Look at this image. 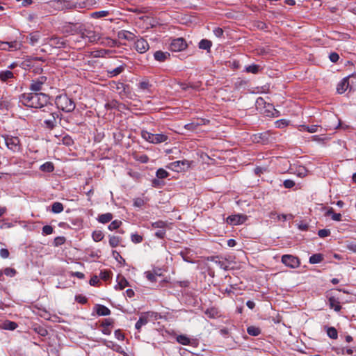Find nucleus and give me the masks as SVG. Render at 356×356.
Listing matches in <instances>:
<instances>
[{
	"mask_svg": "<svg viewBox=\"0 0 356 356\" xmlns=\"http://www.w3.org/2000/svg\"><path fill=\"white\" fill-rule=\"evenodd\" d=\"M113 324V320L111 318H105L102 322L101 326L102 327H110V326H112Z\"/></svg>",
	"mask_w": 356,
	"mask_h": 356,
	"instance_id": "53",
	"label": "nucleus"
},
{
	"mask_svg": "<svg viewBox=\"0 0 356 356\" xmlns=\"http://www.w3.org/2000/svg\"><path fill=\"white\" fill-rule=\"evenodd\" d=\"M109 15V12L107 10H100L92 12L90 14V17L94 19H99L104 17H107Z\"/></svg>",
	"mask_w": 356,
	"mask_h": 356,
	"instance_id": "32",
	"label": "nucleus"
},
{
	"mask_svg": "<svg viewBox=\"0 0 356 356\" xmlns=\"http://www.w3.org/2000/svg\"><path fill=\"white\" fill-rule=\"evenodd\" d=\"M152 85L148 81H143L138 83V87L143 90H149Z\"/></svg>",
	"mask_w": 356,
	"mask_h": 356,
	"instance_id": "49",
	"label": "nucleus"
},
{
	"mask_svg": "<svg viewBox=\"0 0 356 356\" xmlns=\"http://www.w3.org/2000/svg\"><path fill=\"white\" fill-rule=\"evenodd\" d=\"M289 122L286 120H280L276 122V127L278 128H284L288 125Z\"/></svg>",
	"mask_w": 356,
	"mask_h": 356,
	"instance_id": "57",
	"label": "nucleus"
},
{
	"mask_svg": "<svg viewBox=\"0 0 356 356\" xmlns=\"http://www.w3.org/2000/svg\"><path fill=\"white\" fill-rule=\"evenodd\" d=\"M125 69V65H121L118 67L113 70H107V74L109 78L116 76L124 72Z\"/></svg>",
	"mask_w": 356,
	"mask_h": 356,
	"instance_id": "18",
	"label": "nucleus"
},
{
	"mask_svg": "<svg viewBox=\"0 0 356 356\" xmlns=\"http://www.w3.org/2000/svg\"><path fill=\"white\" fill-rule=\"evenodd\" d=\"M95 308L96 312L99 316H108L111 314V310L104 305H97Z\"/></svg>",
	"mask_w": 356,
	"mask_h": 356,
	"instance_id": "19",
	"label": "nucleus"
},
{
	"mask_svg": "<svg viewBox=\"0 0 356 356\" xmlns=\"http://www.w3.org/2000/svg\"><path fill=\"white\" fill-rule=\"evenodd\" d=\"M318 235L321 238H325L330 235V230L327 229H319L318 232Z\"/></svg>",
	"mask_w": 356,
	"mask_h": 356,
	"instance_id": "51",
	"label": "nucleus"
},
{
	"mask_svg": "<svg viewBox=\"0 0 356 356\" xmlns=\"http://www.w3.org/2000/svg\"><path fill=\"white\" fill-rule=\"evenodd\" d=\"M172 170L176 171L186 170L190 168L191 162L188 160L177 161L170 163Z\"/></svg>",
	"mask_w": 356,
	"mask_h": 356,
	"instance_id": "13",
	"label": "nucleus"
},
{
	"mask_svg": "<svg viewBox=\"0 0 356 356\" xmlns=\"http://www.w3.org/2000/svg\"><path fill=\"white\" fill-rule=\"evenodd\" d=\"M329 58L332 63H336L339 59V56L337 53L332 52L330 54Z\"/></svg>",
	"mask_w": 356,
	"mask_h": 356,
	"instance_id": "60",
	"label": "nucleus"
},
{
	"mask_svg": "<svg viewBox=\"0 0 356 356\" xmlns=\"http://www.w3.org/2000/svg\"><path fill=\"white\" fill-rule=\"evenodd\" d=\"M148 323V317L145 314H142L138 321L136 322L135 325V327L136 330L140 331L142 326L146 325Z\"/></svg>",
	"mask_w": 356,
	"mask_h": 356,
	"instance_id": "24",
	"label": "nucleus"
},
{
	"mask_svg": "<svg viewBox=\"0 0 356 356\" xmlns=\"http://www.w3.org/2000/svg\"><path fill=\"white\" fill-rule=\"evenodd\" d=\"M151 226L154 229H158V231H156L154 234L155 236L161 239L164 238L165 236L166 229L168 226V223L167 222L158 220L152 222Z\"/></svg>",
	"mask_w": 356,
	"mask_h": 356,
	"instance_id": "5",
	"label": "nucleus"
},
{
	"mask_svg": "<svg viewBox=\"0 0 356 356\" xmlns=\"http://www.w3.org/2000/svg\"><path fill=\"white\" fill-rule=\"evenodd\" d=\"M0 256L3 259L8 258L9 257V251L6 248H1L0 250Z\"/></svg>",
	"mask_w": 356,
	"mask_h": 356,
	"instance_id": "64",
	"label": "nucleus"
},
{
	"mask_svg": "<svg viewBox=\"0 0 356 356\" xmlns=\"http://www.w3.org/2000/svg\"><path fill=\"white\" fill-rule=\"evenodd\" d=\"M203 120L199 122H192L184 125V128L191 131H195L197 128L202 124V122Z\"/></svg>",
	"mask_w": 356,
	"mask_h": 356,
	"instance_id": "25",
	"label": "nucleus"
},
{
	"mask_svg": "<svg viewBox=\"0 0 356 356\" xmlns=\"http://www.w3.org/2000/svg\"><path fill=\"white\" fill-rule=\"evenodd\" d=\"M54 232V229L51 225H44L42 227V234L44 235H49L51 234Z\"/></svg>",
	"mask_w": 356,
	"mask_h": 356,
	"instance_id": "52",
	"label": "nucleus"
},
{
	"mask_svg": "<svg viewBox=\"0 0 356 356\" xmlns=\"http://www.w3.org/2000/svg\"><path fill=\"white\" fill-rule=\"evenodd\" d=\"M211 46L212 42L207 39L201 40L198 44V47L200 49L207 50L208 52L210 51Z\"/></svg>",
	"mask_w": 356,
	"mask_h": 356,
	"instance_id": "20",
	"label": "nucleus"
},
{
	"mask_svg": "<svg viewBox=\"0 0 356 356\" xmlns=\"http://www.w3.org/2000/svg\"><path fill=\"white\" fill-rule=\"evenodd\" d=\"M112 254L113 257L119 262H121L122 261L123 262L125 261L124 259L120 255V254L117 252L116 250H113Z\"/></svg>",
	"mask_w": 356,
	"mask_h": 356,
	"instance_id": "56",
	"label": "nucleus"
},
{
	"mask_svg": "<svg viewBox=\"0 0 356 356\" xmlns=\"http://www.w3.org/2000/svg\"><path fill=\"white\" fill-rule=\"evenodd\" d=\"M169 175H170L169 172H167L163 168L158 169L156 172V177L158 179H161L167 178L169 176Z\"/></svg>",
	"mask_w": 356,
	"mask_h": 356,
	"instance_id": "41",
	"label": "nucleus"
},
{
	"mask_svg": "<svg viewBox=\"0 0 356 356\" xmlns=\"http://www.w3.org/2000/svg\"><path fill=\"white\" fill-rule=\"evenodd\" d=\"M92 237L95 242H99L104 238V234L100 230H95L92 232Z\"/></svg>",
	"mask_w": 356,
	"mask_h": 356,
	"instance_id": "34",
	"label": "nucleus"
},
{
	"mask_svg": "<svg viewBox=\"0 0 356 356\" xmlns=\"http://www.w3.org/2000/svg\"><path fill=\"white\" fill-rule=\"evenodd\" d=\"M170 53L164 52L161 50L156 51L154 54V58L156 60L159 62H164L170 58Z\"/></svg>",
	"mask_w": 356,
	"mask_h": 356,
	"instance_id": "15",
	"label": "nucleus"
},
{
	"mask_svg": "<svg viewBox=\"0 0 356 356\" xmlns=\"http://www.w3.org/2000/svg\"><path fill=\"white\" fill-rule=\"evenodd\" d=\"M29 40L31 45H35L40 39V35L38 33H32L29 34Z\"/></svg>",
	"mask_w": 356,
	"mask_h": 356,
	"instance_id": "45",
	"label": "nucleus"
},
{
	"mask_svg": "<svg viewBox=\"0 0 356 356\" xmlns=\"http://www.w3.org/2000/svg\"><path fill=\"white\" fill-rule=\"evenodd\" d=\"M223 33H224V31L222 30V29L220 28V27H217L214 30H213V33L214 35L218 37V38H220L223 35Z\"/></svg>",
	"mask_w": 356,
	"mask_h": 356,
	"instance_id": "62",
	"label": "nucleus"
},
{
	"mask_svg": "<svg viewBox=\"0 0 356 356\" xmlns=\"http://www.w3.org/2000/svg\"><path fill=\"white\" fill-rule=\"evenodd\" d=\"M43 119L42 125L49 130H53L60 123L63 115L58 111H52V105L49 104L45 108L41 110Z\"/></svg>",
	"mask_w": 356,
	"mask_h": 356,
	"instance_id": "3",
	"label": "nucleus"
},
{
	"mask_svg": "<svg viewBox=\"0 0 356 356\" xmlns=\"http://www.w3.org/2000/svg\"><path fill=\"white\" fill-rule=\"evenodd\" d=\"M187 46V43L183 38H178L172 40L170 47L172 51H181L186 49Z\"/></svg>",
	"mask_w": 356,
	"mask_h": 356,
	"instance_id": "7",
	"label": "nucleus"
},
{
	"mask_svg": "<svg viewBox=\"0 0 356 356\" xmlns=\"http://www.w3.org/2000/svg\"><path fill=\"white\" fill-rule=\"evenodd\" d=\"M131 240L134 243H140L143 241V237L137 233H133L131 234Z\"/></svg>",
	"mask_w": 356,
	"mask_h": 356,
	"instance_id": "46",
	"label": "nucleus"
},
{
	"mask_svg": "<svg viewBox=\"0 0 356 356\" xmlns=\"http://www.w3.org/2000/svg\"><path fill=\"white\" fill-rule=\"evenodd\" d=\"M122 224V222L121 220H113L110 223V225L108 226V229L111 231L115 230V229H118L121 226Z\"/></svg>",
	"mask_w": 356,
	"mask_h": 356,
	"instance_id": "42",
	"label": "nucleus"
},
{
	"mask_svg": "<svg viewBox=\"0 0 356 356\" xmlns=\"http://www.w3.org/2000/svg\"><path fill=\"white\" fill-rule=\"evenodd\" d=\"M247 332L251 336L256 337L260 334L261 330L255 326H249L247 328Z\"/></svg>",
	"mask_w": 356,
	"mask_h": 356,
	"instance_id": "35",
	"label": "nucleus"
},
{
	"mask_svg": "<svg viewBox=\"0 0 356 356\" xmlns=\"http://www.w3.org/2000/svg\"><path fill=\"white\" fill-rule=\"evenodd\" d=\"M5 140L8 148L13 152H17L20 150V142L17 137H7Z\"/></svg>",
	"mask_w": 356,
	"mask_h": 356,
	"instance_id": "8",
	"label": "nucleus"
},
{
	"mask_svg": "<svg viewBox=\"0 0 356 356\" xmlns=\"http://www.w3.org/2000/svg\"><path fill=\"white\" fill-rule=\"evenodd\" d=\"M323 260V255L322 254H314L309 257V263L312 264L321 263Z\"/></svg>",
	"mask_w": 356,
	"mask_h": 356,
	"instance_id": "30",
	"label": "nucleus"
},
{
	"mask_svg": "<svg viewBox=\"0 0 356 356\" xmlns=\"http://www.w3.org/2000/svg\"><path fill=\"white\" fill-rule=\"evenodd\" d=\"M177 341L178 343L182 345H188L191 343V339L186 335L180 334L177 337Z\"/></svg>",
	"mask_w": 356,
	"mask_h": 356,
	"instance_id": "36",
	"label": "nucleus"
},
{
	"mask_svg": "<svg viewBox=\"0 0 356 356\" xmlns=\"http://www.w3.org/2000/svg\"><path fill=\"white\" fill-rule=\"evenodd\" d=\"M260 66L258 65L252 64L246 67L245 70L247 72L257 74L259 71Z\"/></svg>",
	"mask_w": 356,
	"mask_h": 356,
	"instance_id": "44",
	"label": "nucleus"
},
{
	"mask_svg": "<svg viewBox=\"0 0 356 356\" xmlns=\"http://www.w3.org/2000/svg\"><path fill=\"white\" fill-rule=\"evenodd\" d=\"M346 248L348 250L356 253V242H350L347 244Z\"/></svg>",
	"mask_w": 356,
	"mask_h": 356,
	"instance_id": "59",
	"label": "nucleus"
},
{
	"mask_svg": "<svg viewBox=\"0 0 356 356\" xmlns=\"http://www.w3.org/2000/svg\"><path fill=\"white\" fill-rule=\"evenodd\" d=\"M47 78L45 76H41L32 80L29 89L34 92H39L43 90V86L46 83Z\"/></svg>",
	"mask_w": 356,
	"mask_h": 356,
	"instance_id": "6",
	"label": "nucleus"
},
{
	"mask_svg": "<svg viewBox=\"0 0 356 356\" xmlns=\"http://www.w3.org/2000/svg\"><path fill=\"white\" fill-rule=\"evenodd\" d=\"M113 216L111 213H106L101 214L98 216V221L101 223L105 224L112 220Z\"/></svg>",
	"mask_w": 356,
	"mask_h": 356,
	"instance_id": "22",
	"label": "nucleus"
},
{
	"mask_svg": "<svg viewBox=\"0 0 356 356\" xmlns=\"http://www.w3.org/2000/svg\"><path fill=\"white\" fill-rule=\"evenodd\" d=\"M18 327L17 323L10 321H6L2 325V328L8 330H15Z\"/></svg>",
	"mask_w": 356,
	"mask_h": 356,
	"instance_id": "29",
	"label": "nucleus"
},
{
	"mask_svg": "<svg viewBox=\"0 0 356 356\" xmlns=\"http://www.w3.org/2000/svg\"><path fill=\"white\" fill-rule=\"evenodd\" d=\"M16 270L11 268H6L4 270V273L7 276L13 277L16 274Z\"/></svg>",
	"mask_w": 356,
	"mask_h": 356,
	"instance_id": "54",
	"label": "nucleus"
},
{
	"mask_svg": "<svg viewBox=\"0 0 356 356\" xmlns=\"http://www.w3.org/2000/svg\"><path fill=\"white\" fill-rule=\"evenodd\" d=\"M159 179H158V178L152 179V185L153 187L160 188L164 184V183L163 181H160Z\"/></svg>",
	"mask_w": 356,
	"mask_h": 356,
	"instance_id": "58",
	"label": "nucleus"
},
{
	"mask_svg": "<svg viewBox=\"0 0 356 356\" xmlns=\"http://www.w3.org/2000/svg\"><path fill=\"white\" fill-rule=\"evenodd\" d=\"M326 216H330L331 218L334 221H341V213H334L333 208L330 207L325 212Z\"/></svg>",
	"mask_w": 356,
	"mask_h": 356,
	"instance_id": "21",
	"label": "nucleus"
},
{
	"mask_svg": "<svg viewBox=\"0 0 356 356\" xmlns=\"http://www.w3.org/2000/svg\"><path fill=\"white\" fill-rule=\"evenodd\" d=\"M282 262L291 268H296L300 264L298 259L296 257L290 254L283 255L282 257Z\"/></svg>",
	"mask_w": 356,
	"mask_h": 356,
	"instance_id": "11",
	"label": "nucleus"
},
{
	"mask_svg": "<svg viewBox=\"0 0 356 356\" xmlns=\"http://www.w3.org/2000/svg\"><path fill=\"white\" fill-rule=\"evenodd\" d=\"M118 36L120 39H124L128 41L134 40L136 38V35L133 33L126 30L119 31Z\"/></svg>",
	"mask_w": 356,
	"mask_h": 356,
	"instance_id": "16",
	"label": "nucleus"
},
{
	"mask_svg": "<svg viewBox=\"0 0 356 356\" xmlns=\"http://www.w3.org/2000/svg\"><path fill=\"white\" fill-rule=\"evenodd\" d=\"M146 277L147 278L148 280H149L150 282H156V275L153 273H151V272H146Z\"/></svg>",
	"mask_w": 356,
	"mask_h": 356,
	"instance_id": "61",
	"label": "nucleus"
},
{
	"mask_svg": "<svg viewBox=\"0 0 356 356\" xmlns=\"http://www.w3.org/2000/svg\"><path fill=\"white\" fill-rule=\"evenodd\" d=\"M349 82H348V78H344L337 85V90L338 93L342 94L343 93L347 88H348Z\"/></svg>",
	"mask_w": 356,
	"mask_h": 356,
	"instance_id": "17",
	"label": "nucleus"
},
{
	"mask_svg": "<svg viewBox=\"0 0 356 356\" xmlns=\"http://www.w3.org/2000/svg\"><path fill=\"white\" fill-rule=\"evenodd\" d=\"M205 314L209 318H214L218 316V311L215 307L209 308L205 311Z\"/></svg>",
	"mask_w": 356,
	"mask_h": 356,
	"instance_id": "40",
	"label": "nucleus"
},
{
	"mask_svg": "<svg viewBox=\"0 0 356 356\" xmlns=\"http://www.w3.org/2000/svg\"><path fill=\"white\" fill-rule=\"evenodd\" d=\"M283 185L286 188H291L295 186V182L291 179H286L284 181Z\"/></svg>",
	"mask_w": 356,
	"mask_h": 356,
	"instance_id": "55",
	"label": "nucleus"
},
{
	"mask_svg": "<svg viewBox=\"0 0 356 356\" xmlns=\"http://www.w3.org/2000/svg\"><path fill=\"white\" fill-rule=\"evenodd\" d=\"M118 286L119 289L122 290L129 285L128 281L124 277H118Z\"/></svg>",
	"mask_w": 356,
	"mask_h": 356,
	"instance_id": "43",
	"label": "nucleus"
},
{
	"mask_svg": "<svg viewBox=\"0 0 356 356\" xmlns=\"http://www.w3.org/2000/svg\"><path fill=\"white\" fill-rule=\"evenodd\" d=\"M76 24L74 25L70 22L66 24L64 26L65 31L67 33L74 31V33L79 34L81 39L90 43L96 42L99 40L100 37L99 34L97 33L95 31L90 29H86L82 25L76 27Z\"/></svg>",
	"mask_w": 356,
	"mask_h": 356,
	"instance_id": "2",
	"label": "nucleus"
},
{
	"mask_svg": "<svg viewBox=\"0 0 356 356\" xmlns=\"http://www.w3.org/2000/svg\"><path fill=\"white\" fill-rule=\"evenodd\" d=\"M141 136L146 141H148L151 143H152V141L154 140V134H152L147 131L143 130L141 131Z\"/></svg>",
	"mask_w": 356,
	"mask_h": 356,
	"instance_id": "37",
	"label": "nucleus"
},
{
	"mask_svg": "<svg viewBox=\"0 0 356 356\" xmlns=\"http://www.w3.org/2000/svg\"><path fill=\"white\" fill-rule=\"evenodd\" d=\"M216 259H218V257H208L207 259L216 263L221 268L226 269L227 266L225 265V262L221 261H218Z\"/></svg>",
	"mask_w": 356,
	"mask_h": 356,
	"instance_id": "47",
	"label": "nucleus"
},
{
	"mask_svg": "<svg viewBox=\"0 0 356 356\" xmlns=\"http://www.w3.org/2000/svg\"><path fill=\"white\" fill-rule=\"evenodd\" d=\"M247 220V216L243 214L232 215L227 218L226 222L231 225L243 224Z\"/></svg>",
	"mask_w": 356,
	"mask_h": 356,
	"instance_id": "10",
	"label": "nucleus"
},
{
	"mask_svg": "<svg viewBox=\"0 0 356 356\" xmlns=\"http://www.w3.org/2000/svg\"><path fill=\"white\" fill-rule=\"evenodd\" d=\"M34 330L35 331V332H37L42 337H45L48 334V331L47 330V329L41 326H38L35 327Z\"/></svg>",
	"mask_w": 356,
	"mask_h": 356,
	"instance_id": "48",
	"label": "nucleus"
},
{
	"mask_svg": "<svg viewBox=\"0 0 356 356\" xmlns=\"http://www.w3.org/2000/svg\"><path fill=\"white\" fill-rule=\"evenodd\" d=\"M168 136L165 134H154V140L152 141L153 144H159L163 142H165L168 140Z\"/></svg>",
	"mask_w": 356,
	"mask_h": 356,
	"instance_id": "31",
	"label": "nucleus"
},
{
	"mask_svg": "<svg viewBox=\"0 0 356 356\" xmlns=\"http://www.w3.org/2000/svg\"><path fill=\"white\" fill-rule=\"evenodd\" d=\"M122 241V238L118 236H109V245L112 248H115L119 245Z\"/></svg>",
	"mask_w": 356,
	"mask_h": 356,
	"instance_id": "28",
	"label": "nucleus"
},
{
	"mask_svg": "<svg viewBox=\"0 0 356 356\" xmlns=\"http://www.w3.org/2000/svg\"><path fill=\"white\" fill-rule=\"evenodd\" d=\"M327 334L332 339H337L338 337V332L336 328L334 327H330L327 328Z\"/></svg>",
	"mask_w": 356,
	"mask_h": 356,
	"instance_id": "39",
	"label": "nucleus"
},
{
	"mask_svg": "<svg viewBox=\"0 0 356 356\" xmlns=\"http://www.w3.org/2000/svg\"><path fill=\"white\" fill-rule=\"evenodd\" d=\"M14 77L13 72L10 70L0 72V80L3 82L11 79Z\"/></svg>",
	"mask_w": 356,
	"mask_h": 356,
	"instance_id": "26",
	"label": "nucleus"
},
{
	"mask_svg": "<svg viewBox=\"0 0 356 356\" xmlns=\"http://www.w3.org/2000/svg\"><path fill=\"white\" fill-rule=\"evenodd\" d=\"M49 97L43 92L24 93L19 97V102L27 107L45 108L49 106Z\"/></svg>",
	"mask_w": 356,
	"mask_h": 356,
	"instance_id": "1",
	"label": "nucleus"
},
{
	"mask_svg": "<svg viewBox=\"0 0 356 356\" xmlns=\"http://www.w3.org/2000/svg\"><path fill=\"white\" fill-rule=\"evenodd\" d=\"M64 209V207L62 203L56 202H54L51 206V211L54 213H59L62 212Z\"/></svg>",
	"mask_w": 356,
	"mask_h": 356,
	"instance_id": "33",
	"label": "nucleus"
},
{
	"mask_svg": "<svg viewBox=\"0 0 356 356\" xmlns=\"http://www.w3.org/2000/svg\"><path fill=\"white\" fill-rule=\"evenodd\" d=\"M40 170L45 172H51L54 170V165L52 162L47 161L40 165Z\"/></svg>",
	"mask_w": 356,
	"mask_h": 356,
	"instance_id": "27",
	"label": "nucleus"
},
{
	"mask_svg": "<svg viewBox=\"0 0 356 356\" xmlns=\"http://www.w3.org/2000/svg\"><path fill=\"white\" fill-rule=\"evenodd\" d=\"M65 238L64 236H57L54 238V244L55 246H59L65 243Z\"/></svg>",
	"mask_w": 356,
	"mask_h": 356,
	"instance_id": "50",
	"label": "nucleus"
},
{
	"mask_svg": "<svg viewBox=\"0 0 356 356\" xmlns=\"http://www.w3.org/2000/svg\"><path fill=\"white\" fill-rule=\"evenodd\" d=\"M329 305L330 307L334 309L336 312H339L341 309L340 302L334 297L329 298Z\"/></svg>",
	"mask_w": 356,
	"mask_h": 356,
	"instance_id": "23",
	"label": "nucleus"
},
{
	"mask_svg": "<svg viewBox=\"0 0 356 356\" xmlns=\"http://www.w3.org/2000/svg\"><path fill=\"white\" fill-rule=\"evenodd\" d=\"M48 43L54 48H65L67 45V40L58 36H52L49 38Z\"/></svg>",
	"mask_w": 356,
	"mask_h": 356,
	"instance_id": "12",
	"label": "nucleus"
},
{
	"mask_svg": "<svg viewBox=\"0 0 356 356\" xmlns=\"http://www.w3.org/2000/svg\"><path fill=\"white\" fill-rule=\"evenodd\" d=\"M109 86L113 90L116 91L120 95L127 93L126 90L128 88V85H126L122 82L112 81L110 82Z\"/></svg>",
	"mask_w": 356,
	"mask_h": 356,
	"instance_id": "14",
	"label": "nucleus"
},
{
	"mask_svg": "<svg viewBox=\"0 0 356 356\" xmlns=\"http://www.w3.org/2000/svg\"><path fill=\"white\" fill-rule=\"evenodd\" d=\"M115 337L120 341H122L124 339V334L121 332L120 330H117L115 331Z\"/></svg>",
	"mask_w": 356,
	"mask_h": 356,
	"instance_id": "63",
	"label": "nucleus"
},
{
	"mask_svg": "<svg viewBox=\"0 0 356 356\" xmlns=\"http://www.w3.org/2000/svg\"><path fill=\"white\" fill-rule=\"evenodd\" d=\"M134 49L139 54H144L149 49V45L146 40L140 38L135 41Z\"/></svg>",
	"mask_w": 356,
	"mask_h": 356,
	"instance_id": "9",
	"label": "nucleus"
},
{
	"mask_svg": "<svg viewBox=\"0 0 356 356\" xmlns=\"http://www.w3.org/2000/svg\"><path fill=\"white\" fill-rule=\"evenodd\" d=\"M332 119L337 122L336 127H333L334 129H342L344 130L348 129L350 128L349 125L343 124L341 123V120L337 116H332Z\"/></svg>",
	"mask_w": 356,
	"mask_h": 356,
	"instance_id": "38",
	"label": "nucleus"
},
{
	"mask_svg": "<svg viewBox=\"0 0 356 356\" xmlns=\"http://www.w3.org/2000/svg\"><path fill=\"white\" fill-rule=\"evenodd\" d=\"M55 104L58 109L65 113H72L76 108L74 100L67 94L57 95L55 99Z\"/></svg>",
	"mask_w": 356,
	"mask_h": 356,
	"instance_id": "4",
	"label": "nucleus"
}]
</instances>
